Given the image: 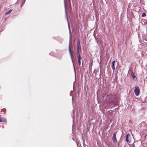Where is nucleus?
Returning <instances> with one entry per match:
<instances>
[{
    "instance_id": "13",
    "label": "nucleus",
    "mask_w": 147,
    "mask_h": 147,
    "mask_svg": "<svg viewBox=\"0 0 147 147\" xmlns=\"http://www.w3.org/2000/svg\"><path fill=\"white\" fill-rule=\"evenodd\" d=\"M78 62L79 64H80L81 62H80V60L78 59Z\"/></svg>"
},
{
    "instance_id": "8",
    "label": "nucleus",
    "mask_w": 147,
    "mask_h": 147,
    "mask_svg": "<svg viewBox=\"0 0 147 147\" xmlns=\"http://www.w3.org/2000/svg\"><path fill=\"white\" fill-rule=\"evenodd\" d=\"M80 49V47H77V51L78 53H79V52H80L81 50Z\"/></svg>"
},
{
    "instance_id": "7",
    "label": "nucleus",
    "mask_w": 147,
    "mask_h": 147,
    "mask_svg": "<svg viewBox=\"0 0 147 147\" xmlns=\"http://www.w3.org/2000/svg\"><path fill=\"white\" fill-rule=\"evenodd\" d=\"M69 53L70 54V55H71V50L70 47V45H69Z\"/></svg>"
},
{
    "instance_id": "4",
    "label": "nucleus",
    "mask_w": 147,
    "mask_h": 147,
    "mask_svg": "<svg viewBox=\"0 0 147 147\" xmlns=\"http://www.w3.org/2000/svg\"><path fill=\"white\" fill-rule=\"evenodd\" d=\"M116 133H114L113 134V136L112 138V140L113 142L115 143H117V142L116 138Z\"/></svg>"
},
{
    "instance_id": "16",
    "label": "nucleus",
    "mask_w": 147,
    "mask_h": 147,
    "mask_svg": "<svg viewBox=\"0 0 147 147\" xmlns=\"http://www.w3.org/2000/svg\"><path fill=\"white\" fill-rule=\"evenodd\" d=\"M146 24H147V20H146Z\"/></svg>"
},
{
    "instance_id": "11",
    "label": "nucleus",
    "mask_w": 147,
    "mask_h": 147,
    "mask_svg": "<svg viewBox=\"0 0 147 147\" xmlns=\"http://www.w3.org/2000/svg\"><path fill=\"white\" fill-rule=\"evenodd\" d=\"M80 42H78L77 43V47H80Z\"/></svg>"
},
{
    "instance_id": "10",
    "label": "nucleus",
    "mask_w": 147,
    "mask_h": 147,
    "mask_svg": "<svg viewBox=\"0 0 147 147\" xmlns=\"http://www.w3.org/2000/svg\"><path fill=\"white\" fill-rule=\"evenodd\" d=\"M146 13H143L142 14V17H144L145 16H146Z\"/></svg>"
},
{
    "instance_id": "6",
    "label": "nucleus",
    "mask_w": 147,
    "mask_h": 147,
    "mask_svg": "<svg viewBox=\"0 0 147 147\" xmlns=\"http://www.w3.org/2000/svg\"><path fill=\"white\" fill-rule=\"evenodd\" d=\"M12 11V9H10V10H9L8 11L6 12L5 13V14H8V13H10Z\"/></svg>"
},
{
    "instance_id": "15",
    "label": "nucleus",
    "mask_w": 147,
    "mask_h": 147,
    "mask_svg": "<svg viewBox=\"0 0 147 147\" xmlns=\"http://www.w3.org/2000/svg\"><path fill=\"white\" fill-rule=\"evenodd\" d=\"M131 76L133 77V76L135 77H136V76H134V74L133 73L131 74Z\"/></svg>"
},
{
    "instance_id": "17",
    "label": "nucleus",
    "mask_w": 147,
    "mask_h": 147,
    "mask_svg": "<svg viewBox=\"0 0 147 147\" xmlns=\"http://www.w3.org/2000/svg\"><path fill=\"white\" fill-rule=\"evenodd\" d=\"M74 65H73L74 68L75 66H74Z\"/></svg>"
},
{
    "instance_id": "3",
    "label": "nucleus",
    "mask_w": 147,
    "mask_h": 147,
    "mask_svg": "<svg viewBox=\"0 0 147 147\" xmlns=\"http://www.w3.org/2000/svg\"><path fill=\"white\" fill-rule=\"evenodd\" d=\"M126 141L128 143H130L131 141V137L130 134H128L126 137Z\"/></svg>"
},
{
    "instance_id": "2",
    "label": "nucleus",
    "mask_w": 147,
    "mask_h": 147,
    "mask_svg": "<svg viewBox=\"0 0 147 147\" xmlns=\"http://www.w3.org/2000/svg\"><path fill=\"white\" fill-rule=\"evenodd\" d=\"M140 92L139 87L137 86H135L134 92L136 95L138 96Z\"/></svg>"
},
{
    "instance_id": "5",
    "label": "nucleus",
    "mask_w": 147,
    "mask_h": 147,
    "mask_svg": "<svg viewBox=\"0 0 147 147\" xmlns=\"http://www.w3.org/2000/svg\"><path fill=\"white\" fill-rule=\"evenodd\" d=\"M0 122H7V120L5 118L2 117H0Z\"/></svg>"
},
{
    "instance_id": "9",
    "label": "nucleus",
    "mask_w": 147,
    "mask_h": 147,
    "mask_svg": "<svg viewBox=\"0 0 147 147\" xmlns=\"http://www.w3.org/2000/svg\"><path fill=\"white\" fill-rule=\"evenodd\" d=\"M112 68L113 70H114L115 69V65H112Z\"/></svg>"
},
{
    "instance_id": "1",
    "label": "nucleus",
    "mask_w": 147,
    "mask_h": 147,
    "mask_svg": "<svg viewBox=\"0 0 147 147\" xmlns=\"http://www.w3.org/2000/svg\"><path fill=\"white\" fill-rule=\"evenodd\" d=\"M106 100L107 103L109 105H114L117 101L116 96L114 94H108L106 96Z\"/></svg>"
},
{
    "instance_id": "12",
    "label": "nucleus",
    "mask_w": 147,
    "mask_h": 147,
    "mask_svg": "<svg viewBox=\"0 0 147 147\" xmlns=\"http://www.w3.org/2000/svg\"><path fill=\"white\" fill-rule=\"evenodd\" d=\"M81 57L80 55H79L78 56V59L81 60Z\"/></svg>"
},
{
    "instance_id": "14",
    "label": "nucleus",
    "mask_w": 147,
    "mask_h": 147,
    "mask_svg": "<svg viewBox=\"0 0 147 147\" xmlns=\"http://www.w3.org/2000/svg\"><path fill=\"white\" fill-rule=\"evenodd\" d=\"M115 61H113L112 62V64H114L115 63Z\"/></svg>"
}]
</instances>
